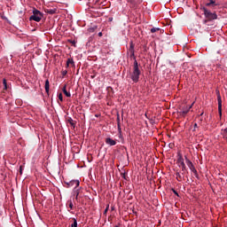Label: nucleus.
Returning a JSON list of instances; mask_svg holds the SVG:
<instances>
[{
	"instance_id": "f257e3e1",
	"label": "nucleus",
	"mask_w": 227,
	"mask_h": 227,
	"mask_svg": "<svg viewBox=\"0 0 227 227\" xmlns=\"http://www.w3.org/2000/svg\"><path fill=\"white\" fill-rule=\"evenodd\" d=\"M141 75V70H139V65L137 60L133 63V70L129 73V79L135 83L139 82V76Z\"/></svg>"
},
{
	"instance_id": "f03ea898",
	"label": "nucleus",
	"mask_w": 227,
	"mask_h": 227,
	"mask_svg": "<svg viewBox=\"0 0 227 227\" xmlns=\"http://www.w3.org/2000/svg\"><path fill=\"white\" fill-rule=\"evenodd\" d=\"M43 18V13L37 9H33V15L30 16L29 20H35V22H40Z\"/></svg>"
},
{
	"instance_id": "7ed1b4c3",
	"label": "nucleus",
	"mask_w": 227,
	"mask_h": 227,
	"mask_svg": "<svg viewBox=\"0 0 227 227\" xmlns=\"http://www.w3.org/2000/svg\"><path fill=\"white\" fill-rule=\"evenodd\" d=\"M185 160L188 168H190L192 173L194 174V176L196 178H200V176L198 175V170H196V168L194 167V164H192V161H191L189 159H187V156H185Z\"/></svg>"
},
{
	"instance_id": "20e7f679",
	"label": "nucleus",
	"mask_w": 227,
	"mask_h": 227,
	"mask_svg": "<svg viewBox=\"0 0 227 227\" xmlns=\"http://www.w3.org/2000/svg\"><path fill=\"white\" fill-rule=\"evenodd\" d=\"M177 164L183 171L182 175H185V173L187 171V167H185V162L184 161V157L182 155H179V157L177 159Z\"/></svg>"
},
{
	"instance_id": "39448f33",
	"label": "nucleus",
	"mask_w": 227,
	"mask_h": 227,
	"mask_svg": "<svg viewBox=\"0 0 227 227\" xmlns=\"http://www.w3.org/2000/svg\"><path fill=\"white\" fill-rule=\"evenodd\" d=\"M204 15L208 20H215L217 19V14L210 12L207 8H203Z\"/></svg>"
},
{
	"instance_id": "423d86ee",
	"label": "nucleus",
	"mask_w": 227,
	"mask_h": 227,
	"mask_svg": "<svg viewBox=\"0 0 227 227\" xmlns=\"http://www.w3.org/2000/svg\"><path fill=\"white\" fill-rule=\"evenodd\" d=\"M217 102H218V113L219 116H223V99L221 98V95H217Z\"/></svg>"
},
{
	"instance_id": "0eeeda50",
	"label": "nucleus",
	"mask_w": 227,
	"mask_h": 227,
	"mask_svg": "<svg viewBox=\"0 0 227 227\" xmlns=\"http://www.w3.org/2000/svg\"><path fill=\"white\" fill-rule=\"evenodd\" d=\"M66 184L67 187H74L75 185L74 189H77L80 183H79V180H72L69 183H66Z\"/></svg>"
},
{
	"instance_id": "6e6552de",
	"label": "nucleus",
	"mask_w": 227,
	"mask_h": 227,
	"mask_svg": "<svg viewBox=\"0 0 227 227\" xmlns=\"http://www.w3.org/2000/svg\"><path fill=\"white\" fill-rule=\"evenodd\" d=\"M105 141L109 146H114L116 145V140L111 137H106Z\"/></svg>"
},
{
	"instance_id": "1a4fd4ad",
	"label": "nucleus",
	"mask_w": 227,
	"mask_h": 227,
	"mask_svg": "<svg viewBox=\"0 0 227 227\" xmlns=\"http://www.w3.org/2000/svg\"><path fill=\"white\" fill-rule=\"evenodd\" d=\"M129 52L130 54V58L134 57V43L132 41L129 43Z\"/></svg>"
},
{
	"instance_id": "9d476101",
	"label": "nucleus",
	"mask_w": 227,
	"mask_h": 227,
	"mask_svg": "<svg viewBox=\"0 0 227 227\" xmlns=\"http://www.w3.org/2000/svg\"><path fill=\"white\" fill-rule=\"evenodd\" d=\"M117 129L120 136H121V125L120 123V114H117Z\"/></svg>"
},
{
	"instance_id": "9b49d317",
	"label": "nucleus",
	"mask_w": 227,
	"mask_h": 227,
	"mask_svg": "<svg viewBox=\"0 0 227 227\" xmlns=\"http://www.w3.org/2000/svg\"><path fill=\"white\" fill-rule=\"evenodd\" d=\"M191 107H192V106L186 107V108H183V110L180 112V115L185 116V114H187V113H189V111H191Z\"/></svg>"
},
{
	"instance_id": "f8f14e48",
	"label": "nucleus",
	"mask_w": 227,
	"mask_h": 227,
	"mask_svg": "<svg viewBox=\"0 0 227 227\" xmlns=\"http://www.w3.org/2000/svg\"><path fill=\"white\" fill-rule=\"evenodd\" d=\"M70 65H71V67H75V62H74V59H71V58L67 59V68H68V67H70Z\"/></svg>"
},
{
	"instance_id": "ddd939ff",
	"label": "nucleus",
	"mask_w": 227,
	"mask_h": 227,
	"mask_svg": "<svg viewBox=\"0 0 227 227\" xmlns=\"http://www.w3.org/2000/svg\"><path fill=\"white\" fill-rule=\"evenodd\" d=\"M67 121L71 125V127H73V129H75L77 121H74V119H72L71 117H68Z\"/></svg>"
},
{
	"instance_id": "4468645a",
	"label": "nucleus",
	"mask_w": 227,
	"mask_h": 227,
	"mask_svg": "<svg viewBox=\"0 0 227 227\" xmlns=\"http://www.w3.org/2000/svg\"><path fill=\"white\" fill-rule=\"evenodd\" d=\"M44 88H45L46 93L49 95V90H50V88H51V83L49 82V80H46V81H45Z\"/></svg>"
},
{
	"instance_id": "2eb2a0df",
	"label": "nucleus",
	"mask_w": 227,
	"mask_h": 227,
	"mask_svg": "<svg viewBox=\"0 0 227 227\" xmlns=\"http://www.w3.org/2000/svg\"><path fill=\"white\" fill-rule=\"evenodd\" d=\"M62 91H63L64 95H66V97H72V94H70V92L67 91V84L64 85Z\"/></svg>"
},
{
	"instance_id": "dca6fc26",
	"label": "nucleus",
	"mask_w": 227,
	"mask_h": 227,
	"mask_svg": "<svg viewBox=\"0 0 227 227\" xmlns=\"http://www.w3.org/2000/svg\"><path fill=\"white\" fill-rule=\"evenodd\" d=\"M45 12L50 15H54V13H56V9H47Z\"/></svg>"
},
{
	"instance_id": "f3484780",
	"label": "nucleus",
	"mask_w": 227,
	"mask_h": 227,
	"mask_svg": "<svg viewBox=\"0 0 227 227\" xmlns=\"http://www.w3.org/2000/svg\"><path fill=\"white\" fill-rule=\"evenodd\" d=\"M74 196H75V200H79V189L74 188Z\"/></svg>"
},
{
	"instance_id": "a211bd4d",
	"label": "nucleus",
	"mask_w": 227,
	"mask_h": 227,
	"mask_svg": "<svg viewBox=\"0 0 227 227\" xmlns=\"http://www.w3.org/2000/svg\"><path fill=\"white\" fill-rule=\"evenodd\" d=\"M71 227H77V219L73 218V223L71 224Z\"/></svg>"
},
{
	"instance_id": "6ab92c4d",
	"label": "nucleus",
	"mask_w": 227,
	"mask_h": 227,
	"mask_svg": "<svg viewBox=\"0 0 227 227\" xmlns=\"http://www.w3.org/2000/svg\"><path fill=\"white\" fill-rule=\"evenodd\" d=\"M212 4H215V1L209 0V3L206 4V6H212Z\"/></svg>"
},
{
	"instance_id": "aec40b11",
	"label": "nucleus",
	"mask_w": 227,
	"mask_h": 227,
	"mask_svg": "<svg viewBox=\"0 0 227 227\" xmlns=\"http://www.w3.org/2000/svg\"><path fill=\"white\" fill-rule=\"evenodd\" d=\"M176 179H177L179 182H181V180H182V175H180L179 172H177V173L176 174Z\"/></svg>"
},
{
	"instance_id": "412c9836",
	"label": "nucleus",
	"mask_w": 227,
	"mask_h": 227,
	"mask_svg": "<svg viewBox=\"0 0 227 227\" xmlns=\"http://www.w3.org/2000/svg\"><path fill=\"white\" fill-rule=\"evenodd\" d=\"M3 84L4 86V90H8V84L6 83V79L3 80Z\"/></svg>"
},
{
	"instance_id": "4be33fe9",
	"label": "nucleus",
	"mask_w": 227,
	"mask_h": 227,
	"mask_svg": "<svg viewBox=\"0 0 227 227\" xmlns=\"http://www.w3.org/2000/svg\"><path fill=\"white\" fill-rule=\"evenodd\" d=\"M68 203H69V208L72 210L74 208V203L72 202V200H69Z\"/></svg>"
},
{
	"instance_id": "5701e85b",
	"label": "nucleus",
	"mask_w": 227,
	"mask_h": 227,
	"mask_svg": "<svg viewBox=\"0 0 227 227\" xmlns=\"http://www.w3.org/2000/svg\"><path fill=\"white\" fill-rule=\"evenodd\" d=\"M59 99L60 100V102H63V94L62 93L59 94Z\"/></svg>"
},
{
	"instance_id": "b1692460",
	"label": "nucleus",
	"mask_w": 227,
	"mask_h": 227,
	"mask_svg": "<svg viewBox=\"0 0 227 227\" xmlns=\"http://www.w3.org/2000/svg\"><path fill=\"white\" fill-rule=\"evenodd\" d=\"M157 31H159V28L153 27L151 29V33H157Z\"/></svg>"
},
{
	"instance_id": "393cba45",
	"label": "nucleus",
	"mask_w": 227,
	"mask_h": 227,
	"mask_svg": "<svg viewBox=\"0 0 227 227\" xmlns=\"http://www.w3.org/2000/svg\"><path fill=\"white\" fill-rule=\"evenodd\" d=\"M61 74H62L63 77H65V75H67V74H68V71L64 70L61 72Z\"/></svg>"
},
{
	"instance_id": "a878e982",
	"label": "nucleus",
	"mask_w": 227,
	"mask_h": 227,
	"mask_svg": "<svg viewBox=\"0 0 227 227\" xmlns=\"http://www.w3.org/2000/svg\"><path fill=\"white\" fill-rule=\"evenodd\" d=\"M173 192H174V194H176V196H178V192L177 191L173 190Z\"/></svg>"
},
{
	"instance_id": "bb28decb",
	"label": "nucleus",
	"mask_w": 227,
	"mask_h": 227,
	"mask_svg": "<svg viewBox=\"0 0 227 227\" xmlns=\"http://www.w3.org/2000/svg\"><path fill=\"white\" fill-rule=\"evenodd\" d=\"M193 127L194 129H198V123H194Z\"/></svg>"
},
{
	"instance_id": "cd10ccee",
	"label": "nucleus",
	"mask_w": 227,
	"mask_h": 227,
	"mask_svg": "<svg viewBox=\"0 0 227 227\" xmlns=\"http://www.w3.org/2000/svg\"><path fill=\"white\" fill-rule=\"evenodd\" d=\"M224 134H227V128H225L224 129H223V135Z\"/></svg>"
},
{
	"instance_id": "c85d7f7f",
	"label": "nucleus",
	"mask_w": 227,
	"mask_h": 227,
	"mask_svg": "<svg viewBox=\"0 0 227 227\" xmlns=\"http://www.w3.org/2000/svg\"><path fill=\"white\" fill-rule=\"evenodd\" d=\"M109 210V208L108 207H106V209H105V214H106V212Z\"/></svg>"
},
{
	"instance_id": "c756f323",
	"label": "nucleus",
	"mask_w": 227,
	"mask_h": 227,
	"mask_svg": "<svg viewBox=\"0 0 227 227\" xmlns=\"http://www.w3.org/2000/svg\"><path fill=\"white\" fill-rule=\"evenodd\" d=\"M128 3H134V0H128Z\"/></svg>"
},
{
	"instance_id": "7c9ffc66",
	"label": "nucleus",
	"mask_w": 227,
	"mask_h": 227,
	"mask_svg": "<svg viewBox=\"0 0 227 227\" xmlns=\"http://www.w3.org/2000/svg\"><path fill=\"white\" fill-rule=\"evenodd\" d=\"M98 35V36H102V32H99Z\"/></svg>"
},
{
	"instance_id": "2f4dec72",
	"label": "nucleus",
	"mask_w": 227,
	"mask_h": 227,
	"mask_svg": "<svg viewBox=\"0 0 227 227\" xmlns=\"http://www.w3.org/2000/svg\"><path fill=\"white\" fill-rule=\"evenodd\" d=\"M114 227H120V225H115Z\"/></svg>"
},
{
	"instance_id": "473e14b6",
	"label": "nucleus",
	"mask_w": 227,
	"mask_h": 227,
	"mask_svg": "<svg viewBox=\"0 0 227 227\" xmlns=\"http://www.w3.org/2000/svg\"><path fill=\"white\" fill-rule=\"evenodd\" d=\"M90 31H93V28H90Z\"/></svg>"
}]
</instances>
